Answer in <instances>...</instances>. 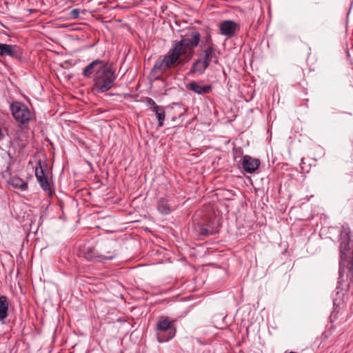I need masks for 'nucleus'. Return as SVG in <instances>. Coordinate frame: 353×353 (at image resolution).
<instances>
[{
	"label": "nucleus",
	"mask_w": 353,
	"mask_h": 353,
	"mask_svg": "<svg viewBox=\"0 0 353 353\" xmlns=\"http://www.w3.org/2000/svg\"><path fill=\"white\" fill-rule=\"evenodd\" d=\"M200 50L202 52V57L201 58V59L209 63V65H210L211 61H212L214 59H216L214 62L217 63L216 47L201 48Z\"/></svg>",
	"instance_id": "obj_13"
},
{
	"label": "nucleus",
	"mask_w": 353,
	"mask_h": 353,
	"mask_svg": "<svg viewBox=\"0 0 353 353\" xmlns=\"http://www.w3.org/2000/svg\"><path fill=\"white\" fill-rule=\"evenodd\" d=\"M156 330L158 342L169 341L176 334L175 320H171L168 316H160L156 325Z\"/></svg>",
	"instance_id": "obj_4"
},
{
	"label": "nucleus",
	"mask_w": 353,
	"mask_h": 353,
	"mask_svg": "<svg viewBox=\"0 0 353 353\" xmlns=\"http://www.w3.org/2000/svg\"><path fill=\"white\" fill-rule=\"evenodd\" d=\"M148 105H152V111H153V110H154V107H155V106H159V105L155 103V101H154L153 99H150V98H149V99H148Z\"/></svg>",
	"instance_id": "obj_22"
},
{
	"label": "nucleus",
	"mask_w": 353,
	"mask_h": 353,
	"mask_svg": "<svg viewBox=\"0 0 353 353\" xmlns=\"http://www.w3.org/2000/svg\"><path fill=\"white\" fill-rule=\"evenodd\" d=\"M209 66V63H206L203 59H197L194 61L190 72L192 73L203 74Z\"/></svg>",
	"instance_id": "obj_14"
},
{
	"label": "nucleus",
	"mask_w": 353,
	"mask_h": 353,
	"mask_svg": "<svg viewBox=\"0 0 353 353\" xmlns=\"http://www.w3.org/2000/svg\"><path fill=\"white\" fill-rule=\"evenodd\" d=\"M213 234V230L210 228L208 225H199V234L204 236H208Z\"/></svg>",
	"instance_id": "obj_19"
},
{
	"label": "nucleus",
	"mask_w": 353,
	"mask_h": 353,
	"mask_svg": "<svg viewBox=\"0 0 353 353\" xmlns=\"http://www.w3.org/2000/svg\"><path fill=\"white\" fill-rule=\"evenodd\" d=\"M158 210L164 214H170L172 211L171 207L165 198H161L157 203Z\"/></svg>",
	"instance_id": "obj_17"
},
{
	"label": "nucleus",
	"mask_w": 353,
	"mask_h": 353,
	"mask_svg": "<svg viewBox=\"0 0 353 353\" xmlns=\"http://www.w3.org/2000/svg\"><path fill=\"white\" fill-rule=\"evenodd\" d=\"M340 240V253L341 259V261L340 263V274H341L342 267L345 265L346 254L349 251L350 236L347 232H342Z\"/></svg>",
	"instance_id": "obj_8"
},
{
	"label": "nucleus",
	"mask_w": 353,
	"mask_h": 353,
	"mask_svg": "<svg viewBox=\"0 0 353 353\" xmlns=\"http://www.w3.org/2000/svg\"><path fill=\"white\" fill-rule=\"evenodd\" d=\"M34 174L37 181L43 190L45 191L50 196H52L53 191L51 189L50 184L45 175L41 162H39L38 166L35 168Z\"/></svg>",
	"instance_id": "obj_6"
},
{
	"label": "nucleus",
	"mask_w": 353,
	"mask_h": 353,
	"mask_svg": "<svg viewBox=\"0 0 353 353\" xmlns=\"http://www.w3.org/2000/svg\"><path fill=\"white\" fill-rule=\"evenodd\" d=\"M79 10L78 9H73L70 12V17L77 19L79 17Z\"/></svg>",
	"instance_id": "obj_21"
},
{
	"label": "nucleus",
	"mask_w": 353,
	"mask_h": 353,
	"mask_svg": "<svg viewBox=\"0 0 353 353\" xmlns=\"http://www.w3.org/2000/svg\"><path fill=\"white\" fill-rule=\"evenodd\" d=\"M186 88L188 90L193 91L198 94H203L209 93L212 90V86L210 85H201L196 81H192L187 84Z\"/></svg>",
	"instance_id": "obj_11"
},
{
	"label": "nucleus",
	"mask_w": 353,
	"mask_h": 353,
	"mask_svg": "<svg viewBox=\"0 0 353 353\" xmlns=\"http://www.w3.org/2000/svg\"><path fill=\"white\" fill-rule=\"evenodd\" d=\"M117 254L115 250H108L106 254L99 252L94 246L88 243L83 244L79 248V256L94 263L112 260Z\"/></svg>",
	"instance_id": "obj_3"
},
{
	"label": "nucleus",
	"mask_w": 353,
	"mask_h": 353,
	"mask_svg": "<svg viewBox=\"0 0 353 353\" xmlns=\"http://www.w3.org/2000/svg\"><path fill=\"white\" fill-rule=\"evenodd\" d=\"M105 63L101 59H95L88 65L82 72V75L85 78H90L93 73L95 74L97 68L101 65H104Z\"/></svg>",
	"instance_id": "obj_10"
},
{
	"label": "nucleus",
	"mask_w": 353,
	"mask_h": 353,
	"mask_svg": "<svg viewBox=\"0 0 353 353\" xmlns=\"http://www.w3.org/2000/svg\"><path fill=\"white\" fill-rule=\"evenodd\" d=\"M8 302L6 296H0V320L5 319L8 316Z\"/></svg>",
	"instance_id": "obj_16"
},
{
	"label": "nucleus",
	"mask_w": 353,
	"mask_h": 353,
	"mask_svg": "<svg viewBox=\"0 0 353 353\" xmlns=\"http://www.w3.org/2000/svg\"><path fill=\"white\" fill-rule=\"evenodd\" d=\"M7 45H8L7 43H0V57H5V53H6Z\"/></svg>",
	"instance_id": "obj_20"
},
{
	"label": "nucleus",
	"mask_w": 353,
	"mask_h": 353,
	"mask_svg": "<svg viewBox=\"0 0 353 353\" xmlns=\"http://www.w3.org/2000/svg\"><path fill=\"white\" fill-rule=\"evenodd\" d=\"M199 45V48L216 47L210 32H208L201 39L198 31H193L188 37H182L179 41H174L171 48L163 58L155 62L152 72L160 75L169 68L189 61L194 55V49Z\"/></svg>",
	"instance_id": "obj_1"
},
{
	"label": "nucleus",
	"mask_w": 353,
	"mask_h": 353,
	"mask_svg": "<svg viewBox=\"0 0 353 353\" xmlns=\"http://www.w3.org/2000/svg\"><path fill=\"white\" fill-rule=\"evenodd\" d=\"M10 110L14 119L21 125H26L32 120V114L26 105L22 102L13 101Z\"/></svg>",
	"instance_id": "obj_5"
},
{
	"label": "nucleus",
	"mask_w": 353,
	"mask_h": 353,
	"mask_svg": "<svg viewBox=\"0 0 353 353\" xmlns=\"http://www.w3.org/2000/svg\"><path fill=\"white\" fill-rule=\"evenodd\" d=\"M10 184L14 188L19 189L22 191L28 190V183L17 176H14L10 179Z\"/></svg>",
	"instance_id": "obj_15"
},
{
	"label": "nucleus",
	"mask_w": 353,
	"mask_h": 353,
	"mask_svg": "<svg viewBox=\"0 0 353 353\" xmlns=\"http://www.w3.org/2000/svg\"><path fill=\"white\" fill-rule=\"evenodd\" d=\"M116 79L115 72L107 63L101 65L94 74L92 90L96 92H105L113 87Z\"/></svg>",
	"instance_id": "obj_2"
},
{
	"label": "nucleus",
	"mask_w": 353,
	"mask_h": 353,
	"mask_svg": "<svg viewBox=\"0 0 353 353\" xmlns=\"http://www.w3.org/2000/svg\"><path fill=\"white\" fill-rule=\"evenodd\" d=\"M2 137V132H1V130L0 129V139H1Z\"/></svg>",
	"instance_id": "obj_24"
},
{
	"label": "nucleus",
	"mask_w": 353,
	"mask_h": 353,
	"mask_svg": "<svg viewBox=\"0 0 353 353\" xmlns=\"http://www.w3.org/2000/svg\"><path fill=\"white\" fill-rule=\"evenodd\" d=\"M238 28L239 25L232 20H225L219 25L220 33L228 38L234 37Z\"/></svg>",
	"instance_id": "obj_7"
},
{
	"label": "nucleus",
	"mask_w": 353,
	"mask_h": 353,
	"mask_svg": "<svg viewBox=\"0 0 353 353\" xmlns=\"http://www.w3.org/2000/svg\"><path fill=\"white\" fill-rule=\"evenodd\" d=\"M153 112L156 113L158 119V126L162 127L165 117V110L162 106H155Z\"/></svg>",
	"instance_id": "obj_18"
},
{
	"label": "nucleus",
	"mask_w": 353,
	"mask_h": 353,
	"mask_svg": "<svg viewBox=\"0 0 353 353\" xmlns=\"http://www.w3.org/2000/svg\"><path fill=\"white\" fill-rule=\"evenodd\" d=\"M260 163L259 159L245 155L243 157L242 168L246 172L253 173L259 168Z\"/></svg>",
	"instance_id": "obj_9"
},
{
	"label": "nucleus",
	"mask_w": 353,
	"mask_h": 353,
	"mask_svg": "<svg viewBox=\"0 0 353 353\" xmlns=\"http://www.w3.org/2000/svg\"><path fill=\"white\" fill-rule=\"evenodd\" d=\"M5 57H9L12 59L21 60L23 58V51L21 48L17 45L8 44L6 50Z\"/></svg>",
	"instance_id": "obj_12"
},
{
	"label": "nucleus",
	"mask_w": 353,
	"mask_h": 353,
	"mask_svg": "<svg viewBox=\"0 0 353 353\" xmlns=\"http://www.w3.org/2000/svg\"><path fill=\"white\" fill-rule=\"evenodd\" d=\"M349 266H347V268L349 269V272L351 273L353 275V257L351 259V261L349 262Z\"/></svg>",
	"instance_id": "obj_23"
}]
</instances>
